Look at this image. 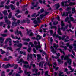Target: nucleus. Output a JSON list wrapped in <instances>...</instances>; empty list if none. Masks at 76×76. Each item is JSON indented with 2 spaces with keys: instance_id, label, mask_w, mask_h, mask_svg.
<instances>
[{
  "instance_id": "f257e3e1",
  "label": "nucleus",
  "mask_w": 76,
  "mask_h": 76,
  "mask_svg": "<svg viewBox=\"0 0 76 76\" xmlns=\"http://www.w3.org/2000/svg\"><path fill=\"white\" fill-rule=\"evenodd\" d=\"M64 60H66L67 63H69V65H71L72 64V59H69V56H68V55H67L65 56L64 57Z\"/></svg>"
},
{
  "instance_id": "f03ea898",
  "label": "nucleus",
  "mask_w": 76,
  "mask_h": 76,
  "mask_svg": "<svg viewBox=\"0 0 76 76\" xmlns=\"http://www.w3.org/2000/svg\"><path fill=\"white\" fill-rule=\"evenodd\" d=\"M20 23V20H18L17 22L15 23V22H13L12 23V26L11 27V28H14V27H16L18 26V24H19Z\"/></svg>"
},
{
  "instance_id": "7ed1b4c3",
  "label": "nucleus",
  "mask_w": 76,
  "mask_h": 76,
  "mask_svg": "<svg viewBox=\"0 0 76 76\" xmlns=\"http://www.w3.org/2000/svg\"><path fill=\"white\" fill-rule=\"evenodd\" d=\"M41 38H42V37L38 34L37 35L36 38H35V37H33L32 38V39H36L37 41H39V40L41 39Z\"/></svg>"
},
{
  "instance_id": "20e7f679",
  "label": "nucleus",
  "mask_w": 76,
  "mask_h": 76,
  "mask_svg": "<svg viewBox=\"0 0 76 76\" xmlns=\"http://www.w3.org/2000/svg\"><path fill=\"white\" fill-rule=\"evenodd\" d=\"M15 35L17 34V35H19L20 34L21 37H23V35H22V33L21 31H18V29H17L16 31L15 32Z\"/></svg>"
},
{
  "instance_id": "39448f33",
  "label": "nucleus",
  "mask_w": 76,
  "mask_h": 76,
  "mask_svg": "<svg viewBox=\"0 0 76 76\" xmlns=\"http://www.w3.org/2000/svg\"><path fill=\"white\" fill-rule=\"evenodd\" d=\"M66 13L64 12H63V13L62 15V16H69V14H70V13H71V11H69L67 12H66Z\"/></svg>"
},
{
  "instance_id": "423d86ee",
  "label": "nucleus",
  "mask_w": 76,
  "mask_h": 76,
  "mask_svg": "<svg viewBox=\"0 0 76 76\" xmlns=\"http://www.w3.org/2000/svg\"><path fill=\"white\" fill-rule=\"evenodd\" d=\"M7 19H8V17L7 16H6L4 17L5 22V23H7V24H10L11 23L10 21L9 20Z\"/></svg>"
},
{
  "instance_id": "0eeeda50",
  "label": "nucleus",
  "mask_w": 76,
  "mask_h": 76,
  "mask_svg": "<svg viewBox=\"0 0 76 76\" xmlns=\"http://www.w3.org/2000/svg\"><path fill=\"white\" fill-rule=\"evenodd\" d=\"M14 66H15V64H13L12 65H11L10 64H7L5 65L4 68L5 69L9 68V66L10 67H14Z\"/></svg>"
},
{
  "instance_id": "6e6552de",
  "label": "nucleus",
  "mask_w": 76,
  "mask_h": 76,
  "mask_svg": "<svg viewBox=\"0 0 76 76\" xmlns=\"http://www.w3.org/2000/svg\"><path fill=\"white\" fill-rule=\"evenodd\" d=\"M35 72L36 73L34 74V76H39L40 75V72H38V69H36V70H35Z\"/></svg>"
},
{
  "instance_id": "1a4fd4ad",
  "label": "nucleus",
  "mask_w": 76,
  "mask_h": 76,
  "mask_svg": "<svg viewBox=\"0 0 76 76\" xmlns=\"http://www.w3.org/2000/svg\"><path fill=\"white\" fill-rule=\"evenodd\" d=\"M64 3L65 4H66L67 3H70L69 5V6H73L75 4V3L74 2H70V1H64Z\"/></svg>"
},
{
  "instance_id": "9d476101",
  "label": "nucleus",
  "mask_w": 76,
  "mask_h": 76,
  "mask_svg": "<svg viewBox=\"0 0 76 76\" xmlns=\"http://www.w3.org/2000/svg\"><path fill=\"white\" fill-rule=\"evenodd\" d=\"M11 37L12 38H13V39H18V40H20V37H19L18 38V37H17V36H16L15 37L13 36V35H11Z\"/></svg>"
},
{
  "instance_id": "9b49d317",
  "label": "nucleus",
  "mask_w": 76,
  "mask_h": 76,
  "mask_svg": "<svg viewBox=\"0 0 76 76\" xmlns=\"http://www.w3.org/2000/svg\"><path fill=\"white\" fill-rule=\"evenodd\" d=\"M28 4H27L22 6V8H23V9H22V10L23 11H25V10H28V8H25V7H27V6H28Z\"/></svg>"
},
{
  "instance_id": "f8f14e48",
  "label": "nucleus",
  "mask_w": 76,
  "mask_h": 76,
  "mask_svg": "<svg viewBox=\"0 0 76 76\" xmlns=\"http://www.w3.org/2000/svg\"><path fill=\"white\" fill-rule=\"evenodd\" d=\"M28 4H27L22 6V8H23V9H22V10L23 11H25V10H28V8H25V7H27V6H28Z\"/></svg>"
},
{
  "instance_id": "ddd939ff",
  "label": "nucleus",
  "mask_w": 76,
  "mask_h": 76,
  "mask_svg": "<svg viewBox=\"0 0 76 76\" xmlns=\"http://www.w3.org/2000/svg\"><path fill=\"white\" fill-rule=\"evenodd\" d=\"M50 48L52 50L51 51L53 52V54H55V53H57V51L55 50L54 48H53V46H51L50 47Z\"/></svg>"
},
{
  "instance_id": "4468645a",
  "label": "nucleus",
  "mask_w": 76,
  "mask_h": 76,
  "mask_svg": "<svg viewBox=\"0 0 76 76\" xmlns=\"http://www.w3.org/2000/svg\"><path fill=\"white\" fill-rule=\"evenodd\" d=\"M66 38V35H64L62 36V40H64V42H69V40H66V39H65V38Z\"/></svg>"
},
{
  "instance_id": "2eb2a0df",
  "label": "nucleus",
  "mask_w": 76,
  "mask_h": 76,
  "mask_svg": "<svg viewBox=\"0 0 76 76\" xmlns=\"http://www.w3.org/2000/svg\"><path fill=\"white\" fill-rule=\"evenodd\" d=\"M29 58H30L31 59L32 58V54H31L30 55L28 54L27 55V59L29 61Z\"/></svg>"
},
{
  "instance_id": "dca6fc26",
  "label": "nucleus",
  "mask_w": 76,
  "mask_h": 76,
  "mask_svg": "<svg viewBox=\"0 0 76 76\" xmlns=\"http://www.w3.org/2000/svg\"><path fill=\"white\" fill-rule=\"evenodd\" d=\"M31 4L32 6H33L34 7H37L38 5V2H36V5H34V4H35V2H32Z\"/></svg>"
},
{
  "instance_id": "f3484780",
  "label": "nucleus",
  "mask_w": 76,
  "mask_h": 76,
  "mask_svg": "<svg viewBox=\"0 0 76 76\" xmlns=\"http://www.w3.org/2000/svg\"><path fill=\"white\" fill-rule=\"evenodd\" d=\"M66 45L68 47H69V48H70V50H72L73 49V47L71 45H69V43H68L66 44Z\"/></svg>"
},
{
  "instance_id": "a211bd4d",
  "label": "nucleus",
  "mask_w": 76,
  "mask_h": 76,
  "mask_svg": "<svg viewBox=\"0 0 76 76\" xmlns=\"http://www.w3.org/2000/svg\"><path fill=\"white\" fill-rule=\"evenodd\" d=\"M22 39L23 41H26V42H29V41H30V39H29V38L28 39H26L25 38H22Z\"/></svg>"
},
{
  "instance_id": "6ab92c4d",
  "label": "nucleus",
  "mask_w": 76,
  "mask_h": 76,
  "mask_svg": "<svg viewBox=\"0 0 76 76\" xmlns=\"http://www.w3.org/2000/svg\"><path fill=\"white\" fill-rule=\"evenodd\" d=\"M4 41V38L0 37V42L2 44L3 43V41Z\"/></svg>"
},
{
  "instance_id": "aec40b11",
  "label": "nucleus",
  "mask_w": 76,
  "mask_h": 76,
  "mask_svg": "<svg viewBox=\"0 0 76 76\" xmlns=\"http://www.w3.org/2000/svg\"><path fill=\"white\" fill-rule=\"evenodd\" d=\"M57 32L60 35H62V34L61 33V31H60V27L58 28Z\"/></svg>"
},
{
  "instance_id": "412c9836",
  "label": "nucleus",
  "mask_w": 76,
  "mask_h": 76,
  "mask_svg": "<svg viewBox=\"0 0 76 76\" xmlns=\"http://www.w3.org/2000/svg\"><path fill=\"white\" fill-rule=\"evenodd\" d=\"M64 72H66L67 75H69V74H70V71L68 72V69L66 68H65Z\"/></svg>"
},
{
  "instance_id": "4be33fe9",
  "label": "nucleus",
  "mask_w": 76,
  "mask_h": 76,
  "mask_svg": "<svg viewBox=\"0 0 76 76\" xmlns=\"http://www.w3.org/2000/svg\"><path fill=\"white\" fill-rule=\"evenodd\" d=\"M55 6H56L57 7H56V9L55 10H57V9H58L60 7V3H58L56 4H55Z\"/></svg>"
},
{
  "instance_id": "5701e85b",
  "label": "nucleus",
  "mask_w": 76,
  "mask_h": 76,
  "mask_svg": "<svg viewBox=\"0 0 76 76\" xmlns=\"http://www.w3.org/2000/svg\"><path fill=\"white\" fill-rule=\"evenodd\" d=\"M5 3V1H2L1 3V5H0V8H1L4 7V4Z\"/></svg>"
},
{
  "instance_id": "b1692460",
  "label": "nucleus",
  "mask_w": 76,
  "mask_h": 76,
  "mask_svg": "<svg viewBox=\"0 0 76 76\" xmlns=\"http://www.w3.org/2000/svg\"><path fill=\"white\" fill-rule=\"evenodd\" d=\"M10 7L11 9L12 10H13L15 9V8L14 7V6L13 4H10Z\"/></svg>"
},
{
  "instance_id": "393cba45",
  "label": "nucleus",
  "mask_w": 76,
  "mask_h": 76,
  "mask_svg": "<svg viewBox=\"0 0 76 76\" xmlns=\"http://www.w3.org/2000/svg\"><path fill=\"white\" fill-rule=\"evenodd\" d=\"M9 41H12V40L10 38H9L7 39L5 41V44H7V42Z\"/></svg>"
},
{
  "instance_id": "a878e982",
  "label": "nucleus",
  "mask_w": 76,
  "mask_h": 76,
  "mask_svg": "<svg viewBox=\"0 0 76 76\" xmlns=\"http://www.w3.org/2000/svg\"><path fill=\"white\" fill-rule=\"evenodd\" d=\"M6 50H10V51H11L13 52V50H12V48L11 47H8L6 48Z\"/></svg>"
},
{
  "instance_id": "bb28decb",
  "label": "nucleus",
  "mask_w": 76,
  "mask_h": 76,
  "mask_svg": "<svg viewBox=\"0 0 76 76\" xmlns=\"http://www.w3.org/2000/svg\"><path fill=\"white\" fill-rule=\"evenodd\" d=\"M56 38H59V40H62V39L61 37L59 36L58 35H57L56 36Z\"/></svg>"
},
{
  "instance_id": "cd10ccee",
  "label": "nucleus",
  "mask_w": 76,
  "mask_h": 76,
  "mask_svg": "<svg viewBox=\"0 0 76 76\" xmlns=\"http://www.w3.org/2000/svg\"><path fill=\"white\" fill-rule=\"evenodd\" d=\"M2 60H3V61H9V60H10V59H8L7 57H5Z\"/></svg>"
},
{
  "instance_id": "c85d7f7f",
  "label": "nucleus",
  "mask_w": 76,
  "mask_h": 76,
  "mask_svg": "<svg viewBox=\"0 0 76 76\" xmlns=\"http://www.w3.org/2000/svg\"><path fill=\"white\" fill-rule=\"evenodd\" d=\"M61 27H63L65 26V24L63 23V20H62L61 22Z\"/></svg>"
},
{
  "instance_id": "c756f323",
  "label": "nucleus",
  "mask_w": 76,
  "mask_h": 76,
  "mask_svg": "<svg viewBox=\"0 0 76 76\" xmlns=\"http://www.w3.org/2000/svg\"><path fill=\"white\" fill-rule=\"evenodd\" d=\"M37 60H40L41 59V55H40L37 54Z\"/></svg>"
},
{
  "instance_id": "7c9ffc66",
  "label": "nucleus",
  "mask_w": 76,
  "mask_h": 76,
  "mask_svg": "<svg viewBox=\"0 0 76 76\" xmlns=\"http://www.w3.org/2000/svg\"><path fill=\"white\" fill-rule=\"evenodd\" d=\"M29 32H31L30 34L29 35V36H30V37H32L34 34H33V33L32 32V30H29Z\"/></svg>"
},
{
  "instance_id": "2f4dec72",
  "label": "nucleus",
  "mask_w": 76,
  "mask_h": 76,
  "mask_svg": "<svg viewBox=\"0 0 76 76\" xmlns=\"http://www.w3.org/2000/svg\"><path fill=\"white\" fill-rule=\"evenodd\" d=\"M44 16H45V15H44L43 14L40 15V17L41 19H42V18H43Z\"/></svg>"
},
{
  "instance_id": "473e14b6",
  "label": "nucleus",
  "mask_w": 76,
  "mask_h": 76,
  "mask_svg": "<svg viewBox=\"0 0 76 76\" xmlns=\"http://www.w3.org/2000/svg\"><path fill=\"white\" fill-rule=\"evenodd\" d=\"M22 45H23L22 43H19L17 45V47H19V48H22Z\"/></svg>"
},
{
  "instance_id": "72a5a7b5",
  "label": "nucleus",
  "mask_w": 76,
  "mask_h": 76,
  "mask_svg": "<svg viewBox=\"0 0 76 76\" xmlns=\"http://www.w3.org/2000/svg\"><path fill=\"white\" fill-rule=\"evenodd\" d=\"M1 36L3 37H6L7 36V34H1Z\"/></svg>"
},
{
  "instance_id": "f704fd0d",
  "label": "nucleus",
  "mask_w": 76,
  "mask_h": 76,
  "mask_svg": "<svg viewBox=\"0 0 76 76\" xmlns=\"http://www.w3.org/2000/svg\"><path fill=\"white\" fill-rule=\"evenodd\" d=\"M62 74H63V72H60L59 73V76H64V75L63 74L62 75Z\"/></svg>"
},
{
  "instance_id": "c9c22d12",
  "label": "nucleus",
  "mask_w": 76,
  "mask_h": 76,
  "mask_svg": "<svg viewBox=\"0 0 76 76\" xmlns=\"http://www.w3.org/2000/svg\"><path fill=\"white\" fill-rule=\"evenodd\" d=\"M12 12H10L8 15V18L9 19H10L12 18Z\"/></svg>"
},
{
  "instance_id": "e433bc0d",
  "label": "nucleus",
  "mask_w": 76,
  "mask_h": 76,
  "mask_svg": "<svg viewBox=\"0 0 76 76\" xmlns=\"http://www.w3.org/2000/svg\"><path fill=\"white\" fill-rule=\"evenodd\" d=\"M12 20L14 21L13 22H15V23H16V19L15 18V17H12Z\"/></svg>"
},
{
  "instance_id": "4c0bfd02",
  "label": "nucleus",
  "mask_w": 76,
  "mask_h": 76,
  "mask_svg": "<svg viewBox=\"0 0 76 76\" xmlns=\"http://www.w3.org/2000/svg\"><path fill=\"white\" fill-rule=\"evenodd\" d=\"M37 21H38V23H41V21L40 20V18H39V17L37 18Z\"/></svg>"
},
{
  "instance_id": "58836bf2",
  "label": "nucleus",
  "mask_w": 76,
  "mask_h": 76,
  "mask_svg": "<svg viewBox=\"0 0 76 76\" xmlns=\"http://www.w3.org/2000/svg\"><path fill=\"white\" fill-rule=\"evenodd\" d=\"M5 9H7L9 10L10 9V6L9 5H5Z\"/></svg>"
},
{
  "instance_id": "ea45409f",
  "label": "nucleus",
  "mask_w": 76,
  "mask_h": 76,
  "mask_svg": "<svg viewBox=\"0 0 76 76\" xmlns=\"http://www.w3.org/2000/svg\"><path fill=\"white\" fill-rule=\"evenodd\" d=\"M69 19L71 21H72V22H75V20H74V18H73V17H70Z\"/></svg>"
},
{
  "instance_id": "a19ab883",
  "label": "nucleus",
  "mask_w": 76,
  "mask_h": 76,
  "mask_svg": "<svg viewBox=\"0 0 76 76\" xmlns=\"http://www.w3.org/2000/svg\"><path fill=\"white\" fill-rule=\"evenodd\" d=\"M0 51L1 52V54H4V53H6V52L5 51H4L2 49H0Z\"/></svg>"
},
{
  "instance_id": "79ce46f5",
  "label": "nucleus",
  "mask_w": 76,
  "mask_h": 76,
  "mask_svg": "<svg viewBox=\"0 0 76 76\" xmlns=\"http://www.w3.org/2000/svg\"><path fill=\"white\" fill-rule=\"evenodd\" d=\"M26 23V20L23 19L21 22V23Z\"/></svg>"
},
{
  "instance_id": "37998d69",
  "label": "nucleus",
  "mask_w": 76,
  "mask_h": 76,
  "mask_svg": "<svg viewBox=\"0 0 76 76\" xmlns=\"http://www.w3.org/2000/svg\"><path fill=\"white\" fill-rule=\"evenodd\" d=\"M2 13H3L4 15H6L7 14V11L6 10H4V11L2 12Z\"/></svg>"
},
{
  "instance_id": "c03bdc74",
  "label": "nucleus",
  "mask_w": 76,
  "mask_h": 76,
  "mask_svg": "<svg viewBox=\"0 0 76 76\" xmlns=\"http://www.w3.org/2000/svg\"><path fill=\"white\" fill-rule=\"evenodd\" d=\"M33 22L34 24H36V25H38V21H37L36 20H34V21H33Z\"/></svg>"
},
{
  "instance_id": "a18cd8bd",
  "label": "nucleus",
  "mask_w": 76,
  "mask_h": 76,
  "mask_svg": "<svg viewBox=\"0 0 76 76\" xmlns=\"http://www.w3.org/2000/svg\"><path fill=\"white\" fill-rule=\"evenodd\" d=\"M24 67H25V68H27V69H29V64L28 65H24L23 66Z\"/></svg>"
},
{
  "instance_id": "49530a36",
  "label": "nucleus",
  "mask_w": 76,
  "mask_h": 76,
  "mask_svg": "<svg viewBox=\"0 0 76 76\" xmlns=\"http://www.w3.org/2000/svg\"><path fill=\"white\" fill-rule=\"evenodd\" d=\"M24 72L26 75H27V74H30V73H31V72H27V71L26 70L24 71Z\"/></svg>"
},
{
  "instance_id": "de8ad7c7",
  "label": "nucleus",
  "mask_w": 76,
  "mask_h": 76,
  "mask_svg": "<svg viewBox=\"0 0 76 76\" xmlns=\"http://www.w3.org/2000/svg\"><path fill=\"white\" fill-rule=\"evenodd\" d=\"M71 7H67L66 8V10L67 11H69V10H71Z\"/></svg>"
},
{
  "instance_id": "09e8293b",
  "label": "nucleus",
  "mask_w": 76,
  "mask_h": 76,
  "mask_svg": "<svg viewBox=\"0 0 76 76\" xmlns=\"http://www.w3.org/2000/svg\"><path fill=\"white\" fill-rule=\"evenodd\" d=\"M69 19H70V18L67 17H66L65 19V22H67L68 20H69Z\"/></svg>"
},
{
  "instance_id": "8fccbe9b",
  "label": "nucleus",
  "mask_w": 76,
  "mask_h": 76,
  "mask_svg": "<svg viewBox=\"0 0 76 76\" xmlns=\"http://www.w3.org/2000/svg\"><path fill=\"white\" fill-rule=\"evenodd\" d=\"M48 71H46L45 72V76H49V75L48 74Z\"/></svg>"
},
{
  "instance_id": "3c124183",
  "label": "nucleus",
  "mask_w": 76,
  "mask_h": 76,
  "mask_svg": "<svg viewBox=\"0 0 76 76\" xmlns=\"http://www.w3.org/2000/svg\"><path fill=\"white\" fill-rule=\"evenodd\" d=\"M60 30L61 29V30H63V31H64L65 30L66 28L65 27H62L60 28Z\"/></svg>"
},
{
  "instance_id": "603ef678",
  "label": "nucleus",
  "mask_w": 76,
  "mask_h": 76,
  "mask_svg": "<svg viewBox=\"0 0 76 76\" xmlns=\"http://www.w3.org/2000/svg\"><path fill=\"white\" fill-rule=\"evenodd\" d=\"M32 62H31V64H30V66L29 65L28 69H31V67H32Z\"/></svg>"
},
{
  "instance_id": "864d4df0",
  "label": "nucleus",
  "mask_w": 76,
  "mask_h": 76,
  "mask_svg": "<svg viewBox=\"0 0 76 76\" xmlns=\"http://www.w3.org/2000/svg\"><path fill=\"white\" fill-rule=\"evenodd\" d=\"M27 51L28 52V53H30L31 51V47H30L27 50Z\"/></svg>"
},
{
  "instance_id": "5fc2aeb1",
  "label": "nucleus",
  "mask_w": 76,
  "mask_h": 76,
  "mask_svg": "<svg viewBox=\"0 0 76 76\" xmlns=\"http://www.w3.org/2000/svg\"><path fill=\"white\" fill-rule=\"evenodd\" d=\"M50 28L51 29H54L55 28V30H56L57 29V26H51L50 27Z\"/></svg>"
},
{
  "instance_id": "6e6d98bb",
  "label": "nucleus",
  "mask_w": 76,
  "mask_h": 76,
  "mask_svg": "<svg viewBox=\"0 0 76 76\" xmlns=\"http://www.w3.org/2000/svg\"><path fill=\"white\" fill-rule=\"evenodd\" d=\"M23 59L21 58L20 59V60L18 62V63H23Z\"/></svg>"
},
{
  "instance_id": "4d7b16f0",
  "label": "nucleus",
  "mask_w": 76,
  "mask_h": 76,
  "mask_svg": "<svg viewBox=\"0 0 76 76\" xmlns=\"http://www.w3.org/2000/svg\"><path fill=\"white\" fill-rule=\"evenodd\" d=\"M72 11H73L75 13H76V10H75V8H72Z\"/></svg>"
},
{
  "instance_id": "13d9d810",
  "label": "nucleus",
  "mask_w": 76,
  "mask_h": 76,
  "mask_svg": "<svg viewBox=\"0 0 76 76\" xmlns=\"http://www.w3.org/2000/svg\"><path fill=\"white\" fill-rule=\"evenodd\" d=\"M55 19H56L58 21H60V16H58L57 17L55 18Z\"/></svg>"
},
{
  "instance_id": "bf43d9fd",
  "label": "nucleus",
  "mask_w": 76,
  "mask_h": 76,
  "mask_svg": "<svg viewBox=\"0 0 76 76\" xmlns=\"http://www.w3.org/2000/svg\"><path fill=\"white\" fill-rule=\"evenodd\" d=\"M28 24H29V23H30V20L29 19H27L26 20V22Z\"/></svg>"
},
{
  "instance_id": "052dcab7",
  "label": "nucleus",
  "mask_w": 76,
  "mask_h": 76,
  "mask_svg": "<svg viewBox=\"0 0 76 76\" xmlns=\"http://www.w3.org/2000/svg\"><path fill=\"white\" fill-rule=\"evenodd\" d=\"M58 21H57L56 23V22H54L53 23L54 25H56L57 24H58Z\"/></svg>"
},
{
  "instance_id": "680f3d73",
  "label": "nucleus",
  "mask_w": 76,
  "mask_h": 76,
  "mask_svg": "<svg viewBox=\"0 0 76 76\" xmlns=\"http://www.w3.org/2000/svg\"><path fill=\"white\" fill-rule=\"evenodd\" d=\"M64 1H62V2H61V5L62 6H64Z\"/></svg>"
},
{
  "instance_id": "e2e57ef3",
  "label": "nucleus",
  "mask_w": 76,
  "mask_h": 76,
  "mask_svg": "<svg viewBox=\"0 0 76 76\" xmlns=\"http://www.w3.org/2000/svg\"><path fill=\"white\" fill-rule=\"evenodd\" d=\"M50 33L51 35H53V30H50Z\"/></svg>"
},
{
  "instance_id": "0e129e2a",
  "label": "nucleus",
  "mask_w": 76,
  "mask_h": 76,
  "mask_svg": "<svg viewBox=\"0 0 76 76\" xmlns=\"http://www.w3.org/2000/svg\"><path fill=\"white\" fill-rule=\"evenodd\" d=\"M45 14L44 15H45V16H46V15H48V14H49V13H50V12L45 11Z\"/></svg>"
},
{
  "instance_id": "69168bd1",
  "label": "nucleus",
  "mask_w": 76,
  "mask_h": 76,
  "mask_svg": "<svg viewBox=\"0 0 76 76\" xmlns=\"http://www.w3.org/2000/svg\"><path fill=\"white\" fill-rule=\"evenodd\" d=\"M36 15L37 14H36V13H34L32 15V18H34V17H35Z\"/></svg>"
},
{
  "instance_id": "338daca9",
  "label": "nucleus",
  "mask_w": 76,
  "mask_h": 76,
  "mask_svg": "<svg viewBox=\"0 0 76 76\" xmlns=\"http://www.w3.org/2000/svg\"><path fill=\"white\" fill-rule=\"evenodd\" d=\"M44 11V9L42 8L40 10V13H43Z\"/></svg>"
},
{
  "instance_id": "774afa93",
  "label": "nucleus",
  "mask_w": 76,
  "mask_h": 76,
  "mask_svg": "<svg viewBox=\"0 0 76 76\" xmlns=\"http://www.w3.org/2000/svg\"><path fill=\"white\" fill-rule=\"evenodd\" d=\"M58 64H61V60L60 59H58Z\"/></svg>"
}]
</instances>
